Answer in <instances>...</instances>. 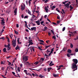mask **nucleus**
Here are the masks:
<instances>
[{"label": "nucleus", "instance_id": "nucleus-1", "mask_svg": "<svg viewBox=\"0 0 78 78\" xmlns=\"http://www.w3.org/2000/svg\"><path fill=\"white\" fill-rule=\"evenodd\" d=\"M72 69H73V72L77 70L78 68L77 66H76V64L75 63H73L72 64Z\"/></svg>", "mask_w": 78, "mask_h": 78}, {"label": "nucleus", "instance_id": "nucleus-2", "mask_svg": "<svg viewBox=\"0 0 78 78\" xmlns=\"http://www.w3.org/2000/svg\"><path fill=\"white\" fill-rule=\"evenodd\" d=\"M23 62H24V61H27L28 60V56H24L23 57Z\"/></svg>", "mask_w": 78, "mask_h": 78}, {"label": "nucleus", "instance_id": "nucleus-3", "mask_svg": "<svg viewBox=\"0 0 78 78\" xmlns=\"http://www.w3.org/2000/svg\"><path fill=\"white\" fill-rule=\"evenodd\" d=\"M73 64H77V63H78V60L76 59H73Z\"/></svg>", "mask_w": 78, "mask_h": 78}, {"label": "nucleus", "instance_id": "nucleus-4", "mask_svg": "<svg viewBox=\"0 0 78 78\" xmlns=\"http://www.w3.org/2000/svg\"><path fill=\"white\" fill-rule=\"evenodd\" d=\"M25 4H23V5H21V9L22 11H23L25 9Z\"/></svg>", "mask_w": 78, "mask_h": 78}, {"label": "nucleus", "instance_id": "nucleus-5", "mask_svg": "<svg viewBox=\"0 0 78 78\" xmlns=\"http://www.w3.org/2000/svg\"><path fill=\"white\" fill-rule=\"evenodd\" d=\"M12 45H13V47H15L16 45V42L13 40L12 41Z\"/></svg>", "mask_w": 78, "mask_h": 78}, {"label": "nucleus", "instance_id": "nucleus-6", "mask_svg": "<svg viewBox=\"0 0 78 78\" xmlns=\"http://www.w3.org/2000/svg\"><path fill=\"white\" fill-rule=\"evenodd\" d=\"M67 47H64L63 48L62 50L61 51H67Z\"/></svg>", "mask_w": 78, "mask_h": 78}, {"label": "nucleus", "instance_id": "nucleus-7", "mask_svg": "<svg viewBox=\"0 0 78 78\" xmlns=\"http://www.w3.org/2000/svg\"><path fill=\"white\" fill-rule=\"evenodd\" d=\"M17 8H16L14 10V13H15L14 15H17V14L16 13H17Z\"/></svg>", "mask_w": 78, "mask_h": 78}, {"label": "nucleus", "instance_id": "nucleus-8", "mask_svg": "<svg viewBox=\"0 0 78 78\" xmlns=\"http://www.w3.org/2000/svg\"><path fill=\"white\" fill-rule=\"evenodd\" d=\"M64 5L66 7V8H70L69 7V3L65 4Z\"/></svg>", "mask_w": 78, "mask_h": 78}, {"label": "nucleus", "instance_id": "nucleus-9", "mask_svg": "<svg viewBox=\"0 0 78 78\" xmlns=\"http://www.w3.org/2000/svg\"><path fill=\"white\" fill-rule=\"evenodd\" d=\"M4 19H3L1 20V24H4V23H5V22H4Z\"/></svg>", "mask_w": 78, "mask_h": 78}, {"label": "nucleus", "instance_id": "nucleus-10", "mask_svg": "<svg viewBox=\"0 0 78 78\" xmlns=\"http://www.w3.org/2000/svg\"><path fill=\"white\" fill-rule=\"evenodd\" d=\"M35 23L37 24V25H40V21H35Z\"/></svg>", "mask_w": 78, "mask_h": 78}, {"label": "nucleus", "instance_id": "nucleus-11", "mask_svg": "<svg viewBox=\"0 0 78 78\" xmlns=\"http://www.w3.org/2000/svg\"><path fill=\"white\" fill-rule=\"evenodd\" d=\"M24 64H26V65H27V64L28 65H31V63H30V62H26H26H25L24 63Z\"/></svg>", "mask_w": 78, "mask_h": 78}, {"label": "nucleus", "instance_id": "nucleus-12", "mask_svg": "<svg viewBox=\"0 0 78 78\" xmlns=\"http://www.w3.org/2000/svg\"><path fill=\"white\" fill-rule=\"evenodd\" d=\"M24 23H25V27H26V28H28V25H27V21H25Z\"/></svg>", "mask_w": 78, "mask_h": 78}, {"label": "nucleus", "instance_id": "nucleus-13", "mask_svg": "<svg viewBox=\"0 0 78 78\" xmlns=\"http://www.w3.org/2000/svg\"><path fill=\"white\" fill-rule=\"evenodd\" d=\"M67 52L69 53H72V50L70 49H68Z\"/></svg>", "mask_w": 78, "mask_h": 78}, {"label": "nucleus", "instance_id": "nucleus-14", "mask_svg": "<svg viewBox=\"0 0 78 78\" xmlns=\"http://www.w3.org/2000/svg\"><path fill=\"white\" fill-rule=\"evenodd\" d=\"M45 10L46 11V12H48V9L47 7H45Z\"/></svg>", "mask_w": 78, "mask_h": 78}, {"label": "nucleus", "instance_id": "nucleus-15", "mask_svg": "<svg viewBox=\"0 0 78 78\" xmlns=\"http://www.w3.org/2000/svg\"><path fill=\"white\" fill-rule=\"evenodd\" d=\"M69 8H70V11H72V10L73 9V7H72V6L71 5L69 6Z\"/></svg>", "mask_w": 78, "mask_h": 78}, {"label": "nucleus", "instance_id": "nucleus-16", "mask_svg": "<svg viewBox=\"0 0 78 78\" xmlns=\"http://www.w3.org/2000/svg\"><path fill=\"white\" fill-rule=\"evenodd\" d=\"M31 30H30L33 31V30H34V29H36V27H33L31 28Z\"/></svg>", "mask_w": 78, "mask_h": 78}, {"label": "nucleus", "instance_id": "nucleus-17", "mask_svg": "<svg viewBox=\"0 0 78 78\" xmlns=\"http://www.w3.org/2000/svg\"><path fill=\"white\" fill-rule=\"evenodd\" d=\"M66 56L68 57L69 58V57H70V54L69 53H67L66 54Z\"/></svg>", "mask_w": 78, "mask_h": 78}, {"label": "nucleus", "instance_id": "nucleus-18", "mask_svg": "<svg viewBox=\"0 0 78 78\" xmlns=\"http://www.w3.org/2000/svg\"><path fill=\"white\" fill-rule=\"evenodd\" d=\"M3 51L4 52H6V48H4L3 49Z\"/></svg>", "mask_w": 78, "mask_h": 78}, {"label": "nucleus", "instance_id": "nucleus-19", "mask_svg": "<svg viewBox=\"0 0 78 78\" xmlns=\"http://www.w3.org/2000/svg\"><path fill=\"white\" fill-rule=\"evenodd\" d=\"M20 69V68L19 67H18L17 69V71L18 72H20V69Z\"/></svg>", "mask_w": 78, "mask_h": 78}, {"label": "nucleus", "instance_id": "nucleus-20", "mask_svg": "<svg viewBox=\"0 0 78 78\" xmlns=\"http://www.w3.org/2000/svg\"><path fill=\"white\" fill-rule=\"evenodd\" d=\"M39 77H40V78H43V77H44V76H42V75L41 74L39 76Z\"/></svg>", "mask_w": 78, "mask_h": 78}, {"label": "nucleus", "instance_id": "nucleus-21", "mask_svg": "<svg viewBox=\"0 0 78 78\" xmlns=\"http://www.w3.org/2000/svg\"><path fill=\"white\" fill-rule=\"evenodd\" d=\"M70 47L71 48H72L73 47V45L72 43H70Z\"/></svg>", "mask_w": 78, "mask_h": 78}, {"label": "nucleus", "instance_id": "nucleus-22", "mask_svg": "<svg viewBox=\"0 0 78 78\" xmlns=\"http://www.w3.org/2000/svg\"><path fill=\"white\" fill-rule=\"evenodd\" d=\"M19 40H20V38H17L18 44H19Z\"/></svg>", "mask_w": 78, "mask_h": 78}, {"label": "nucleus", "instance_id": "nucleus-23", "mask_svg": "<svg viewBox=\"0 0 78 78\" xmlns=\"http://www.w3.org/2000/svg\"><path fill=\"white\" fill-rule=\"evenodd\" d=\"M14 31H15V34H19V32H18V31H16L15 30H14Z\"/></svg>", "mask_w": 78, "mask_h": 78}, {"label": "nucleus", "instance_id": "nucleus-24", "mask_svg": "<svg viewBox=\"0 0 78 78\" xmlns=\"http://www.w3.org/2000/svg\"><path fill=\"white\" fill-rule=\"evenodd\" d=\"M39 64V62L38 61H37L34 63V64H35V65H37V64Z\"/></svg>", "mask_w": 78, "mask_h": 78}, {"label": "nucleus", "instance_id": "nucleus-25", "mask_svg": "<svg viewBox=\"0 0 78 78\" xmlns=\"http://www.w3.org/2000/svg\"><path fill=\"white\" fill-rule=\"evenodd\" d=\"M53 76H54V77H57V76H58V75H57V74H53Z\"/></svg>", "mask_w": 78, "mask_h": 78}, {"label": "nucleus", "instance_id": "nucleus-26", "mask_svg": "<svg viewBox=\"0 0 78 78\" xmlns=\"http://www.w3.org/2000/svg\"><path fill=\"white\" fill-rule=\"evenodd\" d=\"M77 39H78V36H76V37L74 38L75 41H76V40H77Z\"/></svg>", "mask_w": 78, "mask_h": 78}, {"label": "nucleus", "instance_id": "nucleus-27", "mask_svg": "<svg viewBox=\"0 0 78 78\" xmlns=\"http://www.w3.org/2000/svg\"><path fill=\"white\" fill-rule=\"evenodd\" d=\"M31 47H32V48H31V49L32 50H33V51H34V48L33 47H30V48H31Z\"/></svg>", "mask_w": 78, "mask_h": 78}, {"label": "nucleus", "instance_id": "nucleus-28", "mask_svg": "<svg viewBox=\"0 0 78 78\" xmlns=\"http://www.w3.org/2000/svg\"><path fill=\"white\" fill-rule=\"evenodd\" d=\"M28 41H29L28 42V43H30V42H33V40H29Z\"/></svg>", "mask_w": 78, "mask_h": 78}, {"label": "nucleus", "instance_id": "nucleus-29", "mask_svg": "<svg viewBox=\"0 0 78 78\" xmlns=\"http://www.w3.org/2000/svg\"><path fill=\"white\" fill-rule=\"evenodd\" d=\"M39 62H40V63H41V64H42V63H43V61H42L41 59L40 60H39Z\"/></svg>", "mask_w": 78, "mask_h": 78}, {"label": "nucleus", "instance_id": "nucleus-30", "mask_svg": "<svg viewBox=\"0 0 78 78\" xmlns=\"http://www.w3.org/2000/svg\"><path fill=\"white\" fill-rule=\"evenodd\" d=\"M75 51L76 52H78V49L77 48H76L75 49Z\"/></svg>", "mask_w": 78, "mask_h": 78}, {"label": "nucleus", "instance_id": "nucleus-31", "mask_svg": "<svg viewBox=\"0 0 78 78\" xmlns=\"http://www.w3.org/2000/svg\"><path fill=\"white\" fill-rule=\"evenodd\" d=\"M50 46H51V45H49V46H46L45 47V48L46 49H47V48H48V47H50Z\"/></svg>", "mask_w": 78, "mask_h": 78}, {"label": "nucleus", "instance_id": "nucleus-32", "mask_svg": "<svg viewBox=\"0 0 78 78\" xmlns=\"http://www.w3.org/2000/svg\"><path fill=\"white\" fill-rule=\"evenodd\" d=\"M65 30H66V27H65L63 28L62 31H64Z\"/></svg>", "mask_w": 78, "mask_h": 78}, {"label": "nucleus", "instance_id": "nucleus-33", "mask_svg": "<svg viewBox=\"0 0 78 78\" xmlns=\"http://www.w3.org/2000/svg\"><path fill=\"white\" fill-rule=\"evenodd\" d=\"M62 12H63V14H65V12H64V9H62Z\"/></svg>", "mask_w": 78, "mask_h": 78}, {"label": "nucleus", "instance_id": "nucleus-34", "mask_svg": "<svg viewBox=\"0 0 78 78\" xmlns=\"http://www.w3.org/2000/svg\"><path fill=\"white\" fill-rule=\"evenodd\" d=\"M40 60H41L42 61H44V59L43 58H41V59H40Z\"/></svg>", "mask_w": 78, "mask_h": 78}, {"label": "nucleus", "instance_id": "nucleus-35", "mask_svg": "<svg viewBox=\"0 0 78 78\" xmlns=\"http://www.w3.org/2000/svg\"><path fill=\"white\" fill-rule=\"evenodd\" d=\"M48 2V0H46L44 1V3H47V2Z\"/></svg>", "mask_w": 78, "mask_h": 78}, {"label": "nucleus", "instance_id": "nucleus-36", "mask_svg": "<svg viewBox=\"0 0 78 78\" xmlns=\"http://www.w3.org/2000/svg\"><path fill=\"white\" fill-rule=\"evenodd\" d=\"M47 70L48 71V72H50V68H48Z\"/></svg>", "mask_w": 78, "mask_h": 78}, {"label": "nucleus", "instance_id": "nucleus-37", "mask_svg": "<svg viewBox=\"0 0 78 78\" xmlns=\"http://www.w3.org/2000/svg\"><path fill=\"white\" fill-rule=\"evenodd\" d=\"M52 39H56V37L55 36H52Z\"/></svg>", "mask_w": 78, "mask_h": 78}, {"label": "nucleus", "instance_id": "nucleus-38", "mask_svg": "<svg viewBox=\"0 0 78 78\" xmlns=\"http://www.w3.org/2000/svg\"><path fill=\"white\" fill-rule=\"evenodd\" d=\"M29 11L28 12V14H30V15H31V12L30 11H29V10H28Z\"/></svg>", "mask_w": 78, "mask_h": 78}, {"label": "nucleus", "instance_id": "nucleus-39", "mask_svg": "<svg viewBox=\"0 0 78 78\" xmlns=\"http://www.w3.org/2000/svg\"><path fill=\"white\" fill-rule=\"evenodd\" d=\"M44 29H45L46 30H48V27H44Z\"/></svg>", "mask_w": 78, "mask_h": 78}, {"label": "nucleus", "instance_id": "nucleus-40", "mask_svg": "<svg viewBox=\"0 0 78 78\" xmlns=\"http://www.w3.org/2000/svg\"><path fill=\"white\" fill-rule=\"evenodd\" d=\"M38 49L39 50H42V49H41V48H40V47L38 46Z\"/></svg>", "mask_w": 78, "mask_h": 78}, {"label": "nucleus", "instance_id": "nucleus-41", "mask_svg": "<svg viewBox=\"0 0 78 78\" xmlns=\"http://www.w3.org/2000/svg\"><path fill=\"white\" fill-rule=\"evenodd\" d=\"M44 21H41L40 23L41 25H42V24L44 23Z\"/></svg>", "mask_w": 78, "mask_h": 78}, {"label": "nucleus", "instance_id": "nucleus-42", "mask_svg": "<svg viewBox=\"0 0 78 78\" xmlns=\"http://www.w3.org/2000/svg\"><path fill=\"white\" fill-rule=\"evenodd\" d=\"M47 68H44V71H47Z\"/></svg>", "mask_w": 78, "mask_h": 78}, {"label": "nucleus", "instance_id": "nucleus-43", "mask_svg": "<svg viewBox=\"0 0 78 78\" xmlns=\"http://www.w3.org/2000/svg\"><path fill=\"white\" fill-rule=\"evenodd\" d=\"M40 41L41 42H42V43H44V41L42 40H40Z\"/></svg>", "mask_w": 78, "mask_h": 78}, {"label": "nucleus", "instance_id": "nucleus-44", "mask_svg": "<svg viewBox=\"0 0 78 78\" xmlns=\"http://www.w3.org/2000/svg\"><path fill=\"white\" fill-rule=\"evenodd\" d=\"M73 34H76V33H76V31H74L73 32Z\"/></svg>", "mask_w": 78, "mask_h": 78}, {"label": "nucleus", "instance_id": "nucleus-45", "mask_svg": "<svg viewBox=\"0 0 78 78\" xmlns=\"http://www.w3.org/2000/svg\"><path fill=\"white\" fill-rule=\"evenodd\" d=\"M24 18L25 19H28V16H25L24 17Z\"/></svg>", "mask_w": 78, "mask_h": 78}, {"label": "nucleus", "instance_id": "nucleus-46", "mask_svg": "<svg viewBox=\"0 0 78 78\" xmlns=\"http://www.w3.org/2000/svg\"><path fill=\"white\" fill-rule=\"evenodd\" d=\"M7 48L8 47H10V44H9V43L7 45Z\"/></svg>", "mask_w": 78, "mask_h": 78}, {"label": "nucleus", "instance_id": "nucleus-47", "mask_svg": "<svg viewBox=\"0 0 78 78\" xmlns=\"http://www.w3.org/2000/svg\"><path fill=\"white\" fill-rule=\"evenodd\" d=\"M71 33L72 34V35L73 37L75 35V34H74L73 33V32H71Z\"/></svg>", "mask_w": 78, "mask_h": 78}, {"label": "nucleus", "instance_id": "nucleus-48", "mask_svg": "<svg viewBox=\"0 0 78 78\" xmlns=\"http://www.w3.org/2000/svg\"><path fill=\"white\" fill-rule=\"evenodd\" d=\"M28 75H29V76H30L32 77V75L31 74H30V73H28Z\"/></svg>", "mask_w": 78, "mask_h": 78}, {"label": "nucleus", "instance_id": "nucleus-49", "mask_svg": "<svg viewBox=\"0 0 78 78\" xmlns=\"http://www.w3.org/2000/svg\"><path fill=\"white\" fill-rule=\"evenodd\" d=\"M57 23L58 24H59V23H60V21H59V20H58L57 21Z\"/></svg>", "mask_w": 78, "mask_h": 78}, {"label": "nucleus", "instance_id": "nucleus-50", "mask_svg": "<svg viewBox=\"0 0 78 78\" xmlns=\"http://www.w3.org/2000/svg\"><path fill=\"white\" fill-rule=\"evenodd\" d=\"M51 31L52 33H53V34H54V35H55V34L54 33V32H53V31L52 30H51Z\"/></svg>", "mask_w": 78, "mask_h": 78}, {"label": "nucleus", "instance_id": "nucleus-51", "mask_svg": "<svg viewBox=\"0 0 78 78\" xmlns=\"http://www.w3.org/2000/svg\"><path fill=\"white\" fill-rule=\"evenodd\" d=\"M48 36H50L51 35V33H50L49 32H48Z\"/></svg>", "mask_w": 78, "mask_h": 78}, {"label": "nucleus", "instance_id": "nucleus-52", "mask_svg": "<svg viewBox=\"0 0 78 78\" xmlns=\"http://www.w3.org/2000/svg\"><path fill=\"white\" fill-rule=\"evenodd\" d=\"M30 45H33V42H31L30 43H29Z\"/></svg>", "mask_w": 78, "mask_h": 78}, {"label": "nucleus", "instance_id": "nucleus-53", "mask_svg": "<svg viewBox=\"0 0 78 78\" xmlns=\"http://www.w3.org/2000/svg\"><path fill=\"white\" fill-rule=\"evenodd\" d=\"M16 27L17 28H19V24H16Z\"/></svg>", "mask_w": 78, "mask_h": 78}, {"label": "nucleus", "instance_id": "nucleus-54", "mask_svg": "<svg viewBox=\"0 0 78 78\" xmlns=\"http://www.w3.org/2000/svg\"><path fill=\"white\" fill-rule=\"evenodd\" d=\"M4 62H3V61H1V64H4Z\"/></svg>", "mask_w": 78, "mask_h": 78}, {"label": "nucleus", "instance_id": "nucleus-55", "mask_svg": "<svg viewBox=\"0 0 78 78\" xmlns=\"http://www.w3.org/2000/svg\"><path fill=\"white\" fill-rule=\"evenodd\" d=\"M35 12H36V13H38V16L39 15V11H35Z\"/></svg>", "mask_w": 78, "mask_h": 78}, {"label": "nucleus", "instance_id": "nucleus-56", "mask_svg": "<svg viewBox=\"0 0 78 78\" xmlns=\"http://www.w3.org/2000/svg\"><path fill=\"white\" fill-rule=\"evenodd\" d=\"M42 19H43V18L42 17H41V18L40 19V21H42Z\"/></svg>", "mask_w": 78, "mask_h": 78}, {"label": "nucleus", "instance_id": "nucleus-57", "mask_svg": "<svg viewBox=\"0 0 78 78\" xmlns=\"http://www.w3.org/2000/svg\"><path fill=\"white\" fill-rule=\"evenodd\" d=\"M60 69H61V67L59 66L58 67V68L57 69V70H59Z\"/></svg>", "mask_w": 78, "mask_h": 78}, {"label": "nucleus", "instance_id": "nucleus-58", "mask_svg": "<svg viewBox=\"0 0 78 78\" xmlns=\"http://www.w3.org/2000/svg\"><path fill=\"white\" fill-rule=\"evenodd\" d=\"M29 6H30V5H31V2L30 1H29Z\"/></svg>", "mask_w": 78, "mask_h": 78}, {"label": "nucleus", "instance_id": "nucleus-59", "mask_svg": "<svg viewBox=\"0 0 78 78\" xmlns=\"http://www.w3.org/2000/svg\"><path fill=\"white\" fill-rule=\"evenodd\" d=\"M59 67H64V66L62 65H61L59 66Z\"/></svg>", "mask_w": 78, "mask_h": 78}, {"label": "nucleus", "instance_id": "nucleus-60", "mask_svg": "<svg viewBox=\"0 0 78 78\" xmlns=\"http://www.w3.org/2000/svg\"><path fill=\"white\" fill-rule=\"evenodd\" d=\"M4 47H5V48H7V45H6V44H5Z\"/></svg>", "mask_w": 78, "mask_h": 78}, {"label": "nucleus", "instance_id": "nucleus-61", "mask_svg": "<svg viewBox=\"0 0 78 78\" xmlns=\"http://www.w3.org/2000/svg\"><path fill=\"white\" fill-rule=\"evenodd\" d=\"M1 38L2 39V40H5V37H1Z\"/></svg>", "mask_w": 78, "mask_h": 78}, {"label": "nucleus", "instance_id": "nucleus-62", "mask_svg": "<svg viewBox=\"0 0 78 78\" xmlns=\"http://www.w3.org/2000/svg\"><path fill=\"white\" fill-rule=\"evenodd\" d=\"M12 74L14 75H15V74H16V73H14V72H12Z\"/></svg>", "mask_w": 78, "mask_h": 78}, {"label": "nucleus", "instance_id": "nucleus-63", "mask_svg": "<svg viewBox=\"0 0 78 78\" xmlns=\"http://www.w3.org/2000/svg\"><path fill=\"white\" fill-rule=\"evenodd\" d=\"M21 17H22V18L23 19V18H24L23 14H22V15H21Z\"/></svg>", "mask_w": 78, "mask_h": 78}, {"label": "nucleus", "instance_id": "nucleus-64", "mask_svg": "<svg viewBox=\"0 0 78 78\" xmlns=\"http://www.w3.org/2000/svg\"><path fill=\"white\" fill-rule=\"evenodd\" d=\"M47 20L48 21V22H51V21H50L48 18L47 19Z\"/></svg>", "mask_w": 78, "mask_h": 78}]
</instances>
